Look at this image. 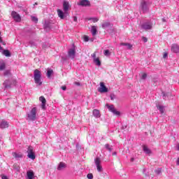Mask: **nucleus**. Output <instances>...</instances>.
<instances>
[{"label": "nucleus", "instance_id": "25", "mask_svg": "<svg viewBox=\"0 0 179 179\" xmlns=\"http://www.w3.org/2000/svg\"><path fill=\"white\" fill-rule=\"evenodd\" d=\"M13 156L15 159H21V157H23V155L22 154H17L16 152H13Z\"/></svg>", "mask_w": 179, "mask_h": 179}, {"label": "nucleus", "instance_id": "32", "mask_svg": "<svg viewBox=\"0 0 179 179\" xmlns=\"http://www.w3.org/2000/svg\"><path fill=\"white\" fill-rule=\"evenodd\" d=\"M105 148H106V149H107V150H108L109 152H111V150H113V148H111V147H110V145H108V144H106V145H105Z\"/></svg>", "mask_w": 179, "mask_h": 179}, {"label": "nucleus", "instance_id": "10", "mask_svg": "<svg viewBox=\"0 0 179 179\" xmlns=\"http://www.w3.org/2000/svg\"><path fill=\"white\" fill-rule=\"evenodd\" d=\"M69 8H71V6L69 5V2L64 1L63 10L64 12H65V13H68V11L69 10Z\"/></svg>", "mask_w": 179, "mask_h": 179}, {"label": "nucleus", "instance_id": "2", "mask_svg": "<svg viewBox=\"0 0 179 179\" xmlns=\"http://www.w3.org/2000/svg\"><path fill=\"white\" fill-rule=\"evenodd\" d=\"M139 9L142 10L143 13H147V12H149V3L145 0H141Z\"/></svg>", "mask_w": 179, "mask_h": 179}, {"label": "nucleus", "instance_id": "34", "mask_svg": "<svg viewBox=\"0 0 179 179\" xmlns=\"http://www.w3.org/2000/svg\"><path fill=\"white\" fill-rule=\"evenodd\" d=\"M87 178H88V179H93V173H88L87 175Z\"/></svg>", "mask_w": 179, "mask_h": 179}, {"label": "nucleus", "instance_id": "54", "mask_svg": "<svg viewBox=\"0 0 179 179\" xmlns=\"http://www.w3.org/2000/svg\"><path fill=\"white\" fill-rule=\"evenodd\" d=\"M35 5H37V3H35Z\"/></svg>", "mask_w": 179, "mask_h": 179}, {"label": "nucleus", "instance_id": "31", "mask_svg": "<svg viewBox=\"0 0 179 179\" xmlns=\"http://www.w3.org/2000/svg\"><path fill=\"white\" fill-rule=\"evenodd\" d=\"M108 110L110 111H111V113H114V111H115V108H114V106H108Z\"/></svg>", "mask_w": 179, "mask_h": 179}, {"label": "nucleus", "instance_id": "12", "mask_svg": "<svg viewBox=\"0 0 179 179\" xmlns=\"http://www.w3.org/2000/svg\"><path fill=\"white\" fill-rule=\"evenodd\" d=\"M66 15H68V13H65V11H62V10L61 9H57V15L61 18V19H64L66 17Z\"/></svg>", "mask_w": 179, "mask_h": 179}, {"label": "nucleus", "instance_id": "41", "mask_svg": "<svg viewBox=\"0 0 179 179\" xmlns=\"http://www.w3.org/2000/svg\"><path fill=\"white\" fill-rule=\"evenodd\" d=\"M168 55H169L167 54V52H164L163 55V58H167Z\"/></svg>", "mask_w": 179, "mask_h": 179}, {"label": "nucleus", "instance_id": "17", "mask_svg": "<svg viewBox=\"0 0 179 179\" xmlns=\"http://www.w3.org/2000/svg\"><path fill=\"white\" fill-rule=\"evenodd\" d=\"M94 117H95V118H100L101 115H100V110H97V109H94L92 112Z\"/></svg>", "mask_w": 179, "mask_h": 179}, {"label": "nucleus", "instance_id": "37", "mask_svg": "<svg viewBox=\"0 0 179 179\" xmlns=\"http://www.w3.org/2000/svg\"><path fill=\"white\" fill-rule=\"evenodd\" d=\"M102 176H103V178H110L108 175H107L106 173H102Z\"/></svg>", "mask_w": 179, "mask_h": 179}, {"label": "nucleus", "instance_id": "6", "mask_svg": "<svg viewBox=\"0 0 179 179\" xmlns=\"http://www.w3.org/2000/svg\"><path fill=\"white\" fill-rule=\"evenodd\" d=\"M99 85L100 87L98 88V92L100 93H107V92H108V88L106 87V85L103 82H101Z\"/></svg>", "mask_w": 179, "mask_h": 179}, {"label": "nucleus", "instance_id": "15", "mask_svg": "<svg viewBox=\"0 0 179 179\" xmlns=\"http://www.w3.org/2000/svg\"><path fill=\"white\" fill-rule=\"evenodd\" d=\"M39 100L41 101L42 103V105H41V108L43 110H45V104L47 103V100L45 99V98L43 96H41L40 98H39Z\"/></svg>", "mask_w": 179, "mask_h": 179}, {"label": "nucleus", "instance_id": "18", "mask_svg": "<svg viewBox=\"0 0 179 179\" xmlns=\"http://www.w3.org/2000/svg\"><path fill=\"white\" fill-rule=\"evenodd\" d=\"M64 169H66V164L62 162L59 164L57 170L61 171V170H64Z\"/></svg>", "mask_w": 179, "mask_h": 179}, {"label": "nucleus", "instance_id": "23", "mask_svg": "<svg viewBox=\"0 0 179 179\" xmlns=\"http://www.w3.org/2000/svg\"><path fill=\"white\" fill-rule=\"evenodd\" d=\"M3 55H5V57H10L12 55L10 54V51L9 50H4L2 52Z\"/></svg>", "mask_w": 179, "mask_h": 179}, {"label": "nucleus", "instance_id": "35", "mask_svg": "<svg viewBox=\"0 0 179 179\" xmlns=\"http://www.w3.org/2000/svg\"><path fill=\"white\" fill-rule=\"evenodd\" d=\"M113 114H115V115H120V111H117V110L115 109V111H113Z\"/></svg>", "mask_w": 179, "mask_h": 179}, {"label": "nucleus", "instance_id": "13", "mask_svg": "<svg viewBox=\"0 0 179 179\" xmlns=\"http://www.w3.org/2000/svg\"><path fill=\"white\" fill-rule=\"evenodd\" d=\"M113 27V24L110 23L108 21H105L102 23L103 29H111Z\"/></svg>", "mask_w": 179, "mask_h": 179}, {"label": "nucleus", "instance_id": "24", "mask_svg": "<svg viewBox=\"0 0 179 179\" xmlns=\"http://www.w3.org/2000/svg\"><path fill=\"white\" fill-rule=\"evenodd\" d=\"M120 45H125L127 47V50H132V45L131 43H121Z\"/></svg>", "mask_w": 179, "mask_h": 179}, {"label": "nucleus", "instance_id": "40", "mask_svg": "<svg viewBox=\"0 0 179 179\" xmlns=\"http://www.w3.org/2000/svg\"><path fill=\"white\" fill-rule=\"evenodd\" d=\"M9 73H10V71H8V70L4 72L5 76L9 75Z\"/></svg>", "mask_w": 179, "mask_h": 179}, {"label": "nucleus", "instance_id": "9", "mask_svg": "<svg viewBox=\"0 0 179 179\" xmlns=\"http://www.w3.org/2000/svg\"><path fill=\"white\" fill-rule=\"evenodd\" d=\"M79 6H90V1L89 0H81L78 3Z\"/></svg>", "mask_w": 179, "mask_h": 179}, {"label": "nucleus", "instance_id": "52", "mask_svg": "<svg viewBox=\"0 0 179 179\" xmlns=\"http://www.w3.org/2000/svg\"><path fill=\"white\" fill-rule=\"evenodd\" d=\"M178 150H179V144H178Z\"/></svg>", "mask_w": 179, "mask_h": 179}, {"label": "nucleus", "instance_id": "26", "mask_svg": "<svg viewBox=\"0 0 179 179\" xmlns=\"http://www.w3.org/2000/svg\"><path fill=\"white\" fill-rule=\"evenodd\" d=\"M103 55H105V57H110V55H111V52L108 50H103Z\"/></svg>", "mask_w": 179, "mask_h": 179}, {"label": "nucleus", "instance_id": "42", "mask_svg": "<svg viewBox=\"0 0 179 179\" xmlns=\"http://www.w3.org/2000/svg\"><path fill=\"white\" fill-rule=\"evenodd\" d=\"M61 89H62L64 91L66 90V86L64 85L61 87Z\"/></svg>", "mask_w": 179, "mask_h": 179}, {"label": "nucleus", "instance_id": "14", "mask_svg": "<svg viewBox=\"0 0 179 179\" xmlns=\"http://www.w3.org/2000/svg\"><path fill=\"white\" fill-rule=\"evenodd\" d=\"M0 128H1V129H5V128H9V123L5 120H2L0 122Z\"/></svg>", "mask_w": 179, "mask_h": 179}, {"label": "nucleus", "instance_id": "8", "mask_svg": "<svg viewBox=\"0 0 179 179\" xmlns=\"http://www.w3.org/2000/svg\"><path fill=\"white\" fill-rule=\"evenodd\" d=\"M75 54H76V50H75V47L72 48L69 50L68 55L69 58L73 59L75 58Z\"/></svg>", "mask_w": 179, "mask_h": 179}, {"label": "nucleus", "instance_id": "51", "mask_svg": "<svg viewBox=\"0 0 179 179\" xmlns=\"http://www.w3.org/2000/svg\"><path fill=\"white\" fill-rule=\"evenodd\" d=\"M116 155V153H115V152H113V155Z\"/></svg>", "mask_w": 179, "mask_h": 179}, {"label": "nucleus", "instance_id": "36", "mask_svg": "<svg viewBox=\"0 0 179 179\" xmlns=\"http://www.w3.org/2000/svg\"><path fill=\"white\" fill-rule=\"evenodd\" d=\"M83 38H84V41H85V42L89 41V36L85 35V36H84Z\"/></svg>", "mask_w": 179, "mask_h": 179}, {"label": "nucleus", "instance_id": "30", "mask_svg": "<svg viewBox=\"0 0 179 179\" xmlns=\"http://www.w3.org/2000/svg\"><path fill=\"white\" fill-rule=\"evenodd\" d=\"M31 19L32 22H34L35 23H38V18H37V17L31 16Z\"/></svg>", "mask_w": 179, "mask_h": 179}, {"label": "nucleus", "instance_id": "5", "mask_svg": "<svg viewBox=\"0 0 179 179\" xmlns=\"http://www.w3.org/2000/svg\"><path fill=\"white\" fill-rule=\"evenodd\" d=\"M11 16H12L13 19L15 20V22H22V17L17 12L12 11Z\"/></svg>", "mask_w": 179, "mask_h": 179}, {"label": "nucleus", "instance_id": "27", "mask_svg": "<svg viewBox=\"0 0 179 179\" xmlns=\"http://www.w3.org/2000/svg\"><path fill=\"white\" fill-rule=\"evenodd\" d=\"M157 108L160 111L161 114H163L164 113V107L162 106H157Z\"/></svg>", "mask_w": 179, "mask_h": 179}, {"label": "nucleus", "instance_id": "38", "mask_svg": "<svg viewBox=\"0 0 179 179\" xmlns=\"http://www.w3.org/2000/svg\"><path fill=\"white\" fill-rule=\"evenodd\" d=\"M142 40L144 41V43H148V38L143 36Z\"/></svg>", "mask_w": 179, "mask_h": 179}, {"label": "nucleus", "instance_id": "20", "mask_svg": "<svg viewBox=\"0 0 179 179\" xmlns=\"http://www.w3.org/2000/svg\"><path fill=\"white\" fill-rule=\"evenodd\" d=\"M27 176L28 177V179H33L34 177V172L33 171H29L27 172Z\"/></svg>", "mask_w": 179, "mask_h": 179}, {"label": "nucleus", "instance_id": "7", "mask_svg": "<svg viewBox=\"0 0 179 179\" xmlns=\"http://www.w3.org/2000/svg\"><path fill=\"white\" fill-rule=\"evenodd\" d=\"M27 156L29 159H31L32 160H34L36 159V155H34V152H33V147L29 146L27 150Z\"/></svg>", "mask_w": 179, "mask_h": 179}, {"label": "nucleus", "instance_id": "3", "mask_svg": "<svg viewBox=\"0 0 179 179\" xmlns=\"http://www.w3.org/2000/svg\"><path fill=\"white\" fill-rule=\"evenodd\" d=\"M37 108H33L30 112V113L28 114V118L31 121H35V120L37 118Z\"/></svg>", "mask_w": 179, "mask_h": 179}, {"label": "nucleus", "instance_id": "50", "mask_svg": "<svg viewBox=\"0 0 179 179\" xmlns=\"http://www.w3.org/2000/svg\"><path fill=\"white\" fill-rule=\"evenodd\" d=\"M1 50H2V46L0 45V51H1Z\"/></svg>", "mask_w": 179, "mask_h": 179}, {"label": "nucleus", "instance_id": "28", "mask_svg": "<svg viewBox=\"0 0 179 179\" xmlns=\"http://www.w3.org/2000/svg\"><path fill=\"white\" fill-rule=\"evenodd\" d=\"M94 62H95L96 65H98V66H100V65H101V62H100V59H99V57L94 59Z\"/></svg>", "mask_w": 179, "mask_h": 179}, {"label": "nucleus", "instance_id": "4", "mask_svg": "<svg viewBox=\"0 0 179 179\" xmlns=\"http://www.w3.org/2000/svg\"><path fill=\"white\" fill-rule=\"evenodd\" d=\"M94 164L96 166L97 171L101 173V171H103V166H101V159L100 157H96L94 159Z\"/></svg>", "mask_w": 179, "mask_h": 179}, {"label": "nucleus", "instance_id": "22", "mask_svg": "<svg viewBox=\"0 0 179 179\" xmlns=\"http://www.w3.org/2000/svg\"><path fill=\"white\" fill-rule=\"evenodd\" d=\"M91 32L92 36H96L97 34V27L96 26H92L91 29Z\"/></svg>", "mask_w": 179, "mask_h": 179}, {"label": "nucleus", "instance_id": "19", "mask_svg": "<svg viewBox=\"0 0 179 179\" xmlns=\"http://www.w3.org/2000/svg\"><path fill=\"white\" fill-rule=\"evenodd\" d=\"M6 68V63L3 60H0V71H3Z\"/></svg>", "mask_w": 179, "mask_h": 179}, {"label": "nucleus", "instance_id": "53", "mask_svg": "<svg viewBox=\"0 0 179 179\" xmlns=\"http://www.w3.org/2000/svg\"><path fill=\"white\" fill-rule=\"evenodd\" d=\"M131 162H134V158L131 159Z\"/></svg>", "mask_w": 179, "mask_h": 179}, {"label": "nucleus", "instance_id": "43", "mask_svg": "<svg viewBox=\"0 0 179 179\" xmlns=\"http://www.w3.org/2000/svg\"><path fill=\"white\" fill-rule=\"evenodd\" d=\"M1 178H2V179H9V178H8V176H5V175H3V176H1Z\"/></svg>", "mask_w": 179, "mask_h": 179}, {"label": "nucleus", "instance_id": "1", "mask_svg": "<svg viewBox=\"0 0 179 179\" xmlns=\"http://www.w3.org/2000/svg\"><path fill=\"white\" fill-rule=\"evenodd\" d=\"M34 79L35 83L38 85V86H41V85H43V82H41V71L38 69H35L34 71Z\"/></svg>", "mask_w": 179, "mask_h": 179}, {"label": "nucleus", "instance_id": "48", "mask_svg": "<svg viewBox=\"0 0 179 179\" xmlns=\"http://www.w3.org/2000/svg\"><path fill=\"white\" fill-rule=\"evenodd\" d=\"M76 85H77V86H80V83H76Z\"/></svg>", "mask_w": 179, "mask_h": 179}, {"label": "nucleus", "instance_id": "55", "mask_svg": "<svg viewBox=\"0 0 179 179\" xmlns=\"http://www.w3.org/2000/svg\"><path fill=\"white\" fill-rule=\"evenodd\" d=\"M0 36H1V31H0Z\"/></svg>", "mask_w": 179, "mask_h": 179}, {"label": "nucleus", "instance_id": "44", "mask_svg": "<svg viewBox=\"0 0 179 179\" xmlns=\"http://www.w3.org/2000/svg\"><path fill=\"white\" fill-rule=\"evenodd\" d=\"M92 57L94 58V59H96L97 57H96V53H93L92 55Z\"/></svg>", "mask_w": 179, "mask_h": 179}, {"label": "nucleus", "instance_id": "21", "mask_svg": "<svg viewBox=\"0 0 179 179\" xmlns=\"http://www.w3.org/2000/svg\"><path fill=\"white\" fill-rule=\"evenodd\" d=\"M143 150L146 153V155H150V153H152L150 149H149V148H148L146 145L143 146Z\"/></svg>", "mask_w": 179, "mask_h": 179}, {"label": "nucleus", "instance_id": "49", "mask_svg": "<svg viewBox=\"0 0 179 179\" xmlns=\"http://www.w3.org/2000/svg\"><path fill=\"white\" fill-rule=\"evenodd\" d=\"M0 43H2V38L0 36Z\"/></svg>", "mask_w": 179, "mask_h": 179}, {"label": "nucleus", "instance_id": "39", "mask_svg": "<svg viewBox=\"0 0 179 179\" xmlns=\"http://www.w3.org/2000/svg\"><path fill=\"white\" fill-rule=\"evenodd\" d=\"M147 76H148V75L144 73L142 75V79H146Z\"/></svg>", "mask_w": 179, "mask_h": 179}, {"label": "nucleus", "instance_id": "46", "mask_svg": "<svg viewBox=\"0 0 179 179\" xmlns=\"http://www.w3.org/2000/svg\"><path fill=\"white\" fill-rule=\"evenodd\" d=\"M0 43H1V44H3V45H6V43L5 42H3V41H2V42H0Z\"/></svg>", "mask_w": 179, "mask_h": 179}, {"label": "nucleus", "instance_id": "45", "mask_svg": "<svg viewBox=\"0 0 179 179\" xmlns=\"http://www.w3.org/2000/svg\"><path fill=\"white\" fill-rule=\"evenodd\" d=\"M73 20L75 22H78V17H73Z\"/></svg>", "mask_w": 179, "mask_h": 179}, {"label": "nucleus", "instance_id": "47", "mask_svg": "<svg viewBox=\"0 0 179 179\" xmlns=\"http://www.w3.org/2000/svg\"><path fill=\"white\" fill-rule=\"evenodd\" d=\"M177 166H179V158H178L177 162H176Z\"/></svg>", "mask_w": 179, "mask_h": 179}, {"label": "nucleus", "instance_id": "29", "mask_svg": "<svg viewBox=\"0 0 179 179\" xmlns=\"http://www.w3.org/2000/svg\"><path fill=\"white\" fill-rule=\"evenodd\" d=\"M54 71H52V69H49L48 70V72H47V76L48 78H51V76L52 75V73Z\"/></svg>", "mask_w": 179, "mask_h": 179}, {"label": "nucleus", "instance_id": "16", "mask_svg": "<svg viewBox=\"0 0 179 179\" xmlns=\"http://www.w3.org/2000/svg\"><path fill=\"white\" fill-rule=\"evenodd\" d=\"M171 51L173 52H175L176 54L178 53L179 52V45L176 43L173 44L171 46Z\"/></svg>", "mask_w": 179, "mask_h": 179}, {"label": "nucleus", "instance_id": "11", "mask_svg": "<svg viewBox=\"0 0 179 179\" xmlns=\"http://www.w3.org/2000/svg\"><path fill=\"white\" fill-rule=\"evenodd\" d=\"M141 29H143L144 30H150L152 29V24L149 22H145L141 24Z\"/></svg>", "mask_w": 179, "mask_h": 179}, {"label": "nucleus", "instance_id": "33", "mask_svg": "<svg viewBox=\"0 0 179 179\" xmlns=\"http://www.w3.org/2000/svg\"><path fill=\"white\" fill-rule=\"evenodd\" d=\"M89 20H92V22L94 23H96V22H99V18H97V17H92V18H90Z\"/></svg>", "mask_w": 179, "mask_h": 179}]
</instances>
